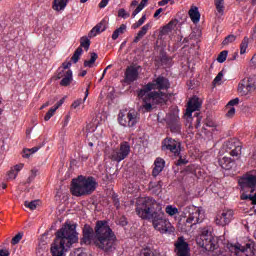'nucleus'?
<instances>
[{
    "label": "nucleus",
    "mask_w": 256,
    "mask_h": 256,
    "mask_svg": "<svg viewBox=\"0 0 256 256\" xmlns=\"http://www.w3.org/2000/svg\"><path fill=\"white\" fill-rule=\"evenodd\" d=\"M76 229L75 224L65 223L56 232V238L50 248L52 256H65L72 245L79 241V233Z\"/></svg>",
    "instance_id": "4"
},
{
    "label": "nucleus",
    "mask_w": 256,
    "mask_h": 256,
    "mask_svg": "<svg viewBox=\"0 0 256 256\" xmlns=\"http://www.w3.org/2000/svg\"><path fill=\"white\" fill-rule=\"evenodd\" d=\"M113 203H114V206L116 207V209H119L121 203L119 202V198L117 197H114L113 198Z\"/></svg>",
    "instance_id": "60"
},
{
    "label": "nucleus",
    "mask_w": 256,
    "mask_h": 256,
    "mask_svg": "<svg viewBox=\"0 0 256 256\" xmlns=\"http://www.w3.org/2000/svg\"><path fill=\"white\" fill-rule=\"evenodd\" d=\"M0 256H9V250H5V249L0 250Z\"/></svg>",
    "instance_id": "62"
},
{
    "label": "nucleus",
    "mask_w": 256,
    "mask_h": 256,
    "mask_svg": "<svg viewBox=\"0 0 256 256\" xmlns=\"http://www.w3.org/2000/svg\"><path fill=\"white\" fill-rule=\"evenodd\" d=\"M81 55H83V48L78 47L71 58L73 63H78Z\"/></svg>",
    "instance_id": "35"
},
{
    "label": "nucleus",
    "mask_w": 256,
    "mask_h": 256,
    "mask_svg": "<svg viewBox=\"0 0 256 256\" xmlns=\"http://www.w3.org/2000/svg\"><path fill=\"white\" fill-rule=\"evenodd\" d=\"M179 22L177 20H172L170 21L167 25H165L162 30L161 34L162 35H167L168 33H171L173 30H175V27H177V24Z\"/></svg>",
    "instance_id": "25"
},
{
    "label": "nucleus",
    "mask_w": 256,
    "mask_h": 256,
    "mask_svg": "<svg viewBox=\"0 0 256 256\" xmlns=\"http://www.w3.org/2000/svg\"><path fill=\"white\" fill-rule=\"evenodd\" d=\"M143 10V8L138 5L137 8L132 12V18L135 19V17H137V15H139V13H141V11Z\"/></svg>",
    "instance_id": "51"
},
{
    "label": "nucleus",
    "mask_w": 256,
    "mask_h": 256,
    "mask_svg": "<svg viewBox=\"0 0 256 256\" xmlns=\"http://www.w3.org/2000/svg\"><path fill=\"white\" fill-rule=\"evenodd\" d=\"M96 28L98 29V31H100V33H103V31L107 29V21L102 20L96 25Z\"/></svg>",
    "instance_id": "41"
},
{
    "label": "nucleus",
    "mask_w": 256,
    "mask_h": 256,
    "mask_svg": "<svg viewBox=\"0 0 256 256\" xmlns=\"http://www.w3.org/2000/svg\"><path fill=\"white\" fill-rule=\"evenodd\" d=\"M155 167L152 170L153 177H157L161 171L165 168V160L163 158H157L154 162Z\"/></svg>",
    "instance_id": "21"
},
{
    "label": "nucleus",
    "mask_w": 256,
    "mask_h": 256,
    "mask_svg": "<svg viewBox=\"0 0 256 256\" xmlns=\"http://www.w3.org/2000/svg\"><path fill=\"white\" fill-rule=\"evenodd\" d=\"M127 31V25L122 24L119 28H117L113 34H112V39L113 41H117L119 39V35H123Z\"/></svg>",
    "instance_id": "28"
},
{
    "label": "nucleus",
    "mask_w": 256,
    "mask_h": 256,
    "mask_svg": "<svg viewBox=\"0 0 256 256\" xmlns=\"http://www.w3.org/2000/svg\"><path fill=\"white\" fill-rule=\"evenodd\" d=\"M228 53L229 52L227 50H223L222 52H220V54L217 57L218 63H225V61H227Z\"/></svg>",
    "instance_id": "39"
},
{
    "label": "nucleus",
    "mask_w": 256,
    "mask_h": 256,
    "mask_svg": "<svg viewBox=\"0 0 256 256\" xmlns=\"http://www.w3.org/2000/svg\"><path fill=\"white\" fill-rule=\"evenodd\" d=\"M237 39L235 35H228L222 42L223 45H229V43H233Z\"/></svg>",
    "instance_id": "46"
},
{
    "label": "nucleus",
    "mask_w": 256,
    "mask_h": 256,
    "mask_svg": "<svg viewBox=\"0 0 256 256\" xmlns=\"http://www.w3.org/2000/svg\"><path fill=\"white\" fill-rule=\"evenodd\" d=\"M70 256H87V253H85L83 248H76L70 252Z\"/></svg>",
    "instance_id": "38"
},
{
    "label": "nucleus",
    "mask_w": 256,
    "mask_h": 256,
    "mask_svg": "<svg viewBox=\"0 0 256 256\" xmlns=\"http://www.w3.org/2000/svg\"><path fill=\"white\" fill-rule=\"evenodd\" d=\"M21 169H23V164L16 165L12 170L19 175V171H21Z\"/></svg>",
    "instance_id": "59"
},
{
    "label": "nucleus",
    "mask_w": 256,
    "mask_h": 256,
    "mask_svg": "<svg viewBox=\"0 0 256 256\" xmlns=\"http://www.w3.org/2000/svg\"><path fill=\"white\" fill-rule=\"evenodd\" d=\"M188 13H189V17H190L191 21H193L194 23H199V21L201 19V14L199 13V8L192 7Z\"/></svg>",
    "instance_id": "24"
},
{
    "label": "nucleus",
    "mask_w": 256,
    "mask_h": 256,
    "mask_svg": "<svg viewBox=\"0 0 256 256\" xmlns=\"http://www.w3.org/2000/svg\"><path fill=\"white\" fill-rule=\"evenodd\" d=\"M131 14L127 12L124 8L118 10V17H121L122 19H128Z\"/></svg>",
    "instance_id": "43"
},
{
    "label": "nucleus",
    "mask_w": 256,
    "mask_h": 256,
    "mask_svg": "<svg viewBox=\"0 0 256 256\" xmlns=\"http://www.w3.org/2000/svg\"><path fill=\"white\" fill-rule=\"evenodd\" d=\"M147 3H149V0H141L138 6H140L142 9H145V7H147Z\"/></svg>",
    "instance_id": "61"
},
{
    "label": "nucleus",
    "mask_w": 256,
    "mask_h": 256,
    "mask_svg": "<svg viewBox=\"0 0 256 256\" xmlns=\"http://www.w3.org/2000/svg\"><path fill=\"white\" fill-rule=\"evenodd\" d=\"M238 185L243 191H245V189H250L251 193H253L256 187V172H248L244 174L239 178Z\"/></svg>",
    "instance_id": "11"
},
{
    "label": "nucleus",
    "mask_w": 256,
    "mask_h": 256,
    "mask_svg": "<svg viewBox=\"0 0 256 256\" xmlns=\"http://www.w3.org/2000/svg\"><path fill=\"white\" fill-rule=\"evenodd\" d=\"M247 47H249V38L244 37L240 44V55H245V53H247Z\"/></svg>",
    "instance_id": "33"
},
{
    "label": "nucleus",
    "mask_w": 256,
    "mask_h": 256,
    "mask_svg": "<svg viewBox=\"0 0 256 256\" xmlns=\"http://www.w3.org/2000/svg\"><path fill=\"white\" fill-rule=\"evenodd\" d=\"M87 97H89V86L85 91L84 99L80 98V99L73 102V104H72L73 109H77V107H79L82 103H85V101H87Z\"/></svg>",
    "instance_id": "32"
},
{
    "label": "nucleus",
    "mask_w": 256,
    "mask_h": 256,
    "mask_svg": "<svg viewBox=\"0 0 256 256\" xmlns=\"http://www.w3.org/2000/svg\"><path fill=\"white\" fill-rule=\"evenodd\" d=\"M176 157H180L176 163V165L181 166V165H187V163H189V161H187L186 159L181 158V156H176Z\"/></svg>",
    "instance_id": "55"
},
{
    "label": "nucleus",
    "mask_w": 256,
    "mask_h": 256,
    "mask_svg": "<svg viewBox=\"0 0 256 256\" xmlns=\"http://www.w3.org/2000/svg\"><path fill=\"white\" fill-rule=\"evenodd\" d=\"M166 124L170 129L171 133H173L174 135H181L182 124L179 115L168 114L166 116Z\"/></svg>",
    "instance_id": "13"
},
{
    "label": "nucleus",
    "mask_w": 256,
    "mask_h": 256,
    "mask_svg": "<svg viewBox=\"0 0 256 256\" xmlns=\"http://www.w3.org/2000/svg\"><path fill=\"white\" fill-rule=\"evenodd\" d=\"M137 79H139V67L128 66L125 71V82L134 83Z\"/></svg>",
    "instance_id": "18"
},
{
    "label": "nucleus",
    "mask_w": 256,
    "mask_h": 256,
    "mask_svg": "<svg viewBox=\"0 0 256 256\" xmlns=\"http://www.w3.org/2000/svg\"><path fill=\"white\" fill-rule=\"evenodd\" d=\"M166 213L167 215H170V217H173V215L179 214V209L177 207H173V205L166 206Z\"/></svg>",
    "instance_id": "36"
},
{
    "label": "nucleus",
    "mask_w": 256,
    "mask_h": 256,
    "mask_svg": "<svg viewBox=\"0 0 256 256\" xmlns=\"http://www.w3.org/2000/svg\"><path fill=\"white\" fill-rule=\"evenodd\" d=\"M145 21H147V15L144 14L137 22H135L132 25V29H139V27H141V25H143V23H145Z\"/></svg>",
    "instance_id": "37"
},
{
    "label": "nucleus",
    "mask_w": 256,
    "mask_h": 256,
    "mask_svg": "<svg viewBox=\"0 0 256 256\" xmlns=\"http://www.w3.org/2000/svg\"><path fill=\"white\" fill-rule=\"evenodd\" d=\"M233 210H222L216 215V225H220L221 227H225V225H229L231 221H233Z\"/></svg>",
    "instance_id": "15"
},
{
    "label": "nucleus",
    "mask_w": 256,
    "mask_h": 256,
    "mask_svg": "<svg viewBox=\"0 0 256 256\" xmlns=\"http://www.w3.org/2000/svg\"><path fill=\"white\" fill-rule=\"evenodd\" d=\"M162 151H170L174 157H180L181 155V142L167 137L162 141Z\"/></svg>",
    "instance_id": "12"
},
{
    "label": "nucleus",
    "mask_w": 256,
    "mask_h": 256,
    "mask_svg": "<svg viewBox=\"0 0 256 256\" xmlns=\"http://www.w3.org/2000/svg\"><path fill=\"white\" fill-rule=\"evenodd\" d=\"M68 3L69 0H54L53 9L54 11H63Z\"/></svg>",
    "instance_id": "26"
},
{
    "label": "nucleus",
    "mask_w": 256,
    "mask_h": 256,
    "mask_svg": "<svg viewBox=\"0 0 256 256\" xmlns=\"http://www.w3.org/2000/svg\"><path fill=\"white\" fill-rule=\"evenodd\" d=\"M69 67H71V62H64L62 64V68H60L63 71H67L66 69H69Z\"/></svg>",
    "instance_id": "58"
},
{
    "label": "nucleus",
    "mask_w": 256,
    "mask_h": 256,
    "mask_svg": "<svg viewBox=\"0 0 256 256\" xmlns=\"http://www.w3.org/2000/svg\"><path fill=\"white\" fill-rule=\"evenodd\" d=\"M39 149H41V147H39V146H35L31 149H25L22 157H24L25 159H29V157H31V155H33V153H37V151H39Z\"/></svg>",
    "instance_id": "31"
},
{
    "label": "nucleus",
    "mask_w": 256,
    "mask_h": 256,
    "mask_svg": "<svg viewBox=\"0 0 256 256\" xmlns=\"http://www.w3.org/2000/svg\"><path fill=\"white\" fill-rule=\"evenodd\" d=\"M129 153H131V145L129 142L124 141L120 144L119 148L112 150L110 159L117 163H121V161L129 157Z\"/></svg>",
    "instance_id": "9"
},
{
    "label": "nucleus",
    "mask_w": 256,
    "mask_h": 256,
    "mask_svg": "<svg viewBox=\"0 0 256 256\" xmlns=\"http://www.w3.org/2000/svg\"><path fill=\"white\" fill-rule=\"evenodd\" d=\"M201 105H203V102L201 101V99H199V97L197 96H193L188 101L185 115L187 117H192L194 111H199V109H201Z\"/></svg>",
    "instance_id": "17"
},
{
    "label": "nucleus",
    "mask_w": 256,
    "mask_h": 256,
    "mask_svg": "<svg viewBox=\"0 0 256 256\" xmlns=\"http://www.w3.org/2000/svg\"><path fill=\"white\" fill-rule=\"evenodd\" d=\"M21 239H23V232H19L12 238V241H11L12 245H17V243H19Z\"/></svg>",
    "instance_id": "42"
},
{
    "label": "nucleus",
    "mask_w": 256,
    "mask_h": 256,
    "mask_svg": "<svg viewBox=\"0 0 256 256\" xmlns=\"http://www.w3.org/2000/svg\"><path fill=\"white\" fill-rule=\"evenodd\" d=\"M233 115H235V107L230 108L226 113L227 117H233Z\"/></svg>",
    "instance_id": "57"
},
{
    "label": "nucleus",
    "mask_w": 256,
    "mask_h": 256,
    "mask_svg": "<svg viewBox=\"0 0 256 256\" xmlns=\"http://www.w3.org/2000/svg\"><path fill=\"white\" fill-rule=\"evenodd\" d=\"M99 33H101L100 30H99V28H97V26H94V27L91 29V31L88 33V37H89L90 39L93 38V37H97V35H99Z\"/></svg>",
    "instance_id": "44"
},
{
    "label": "nucleus",
    "mask_w": 256,
    "mask_h": 256,
    "mask_svg": "<svg viewBox=\"0 0 256 256\" xmlns=\"http://www.w3.org/2000/svg\"><path fill=\"white\" fill-rule=\"evenodd\" d=\"M17 172L15 170H10L7 175V179H17Z\"/></svg>",
    "instance_id": "52"
},
{
    "label": "nucleus",
    "mask_w": 256,
    "mask_h": 256,
    "mask_svg": "<svg viewBox=\"0 0 256 256\" xmlns=\"http://www.w3.org/2000/svg\"><path fill=\"white\" fill-rule=\"evenodd\" d=\"M231 157H239L241 155V148L239 146L235 147L232 151H230Z\"/></svg>",
    "instance_id": "48"
},
{
    "label": "nucleus",
    "mask_w": 256,
    "mask_h": 256,
    "mask_svg": "<svg viewBox=\"0 0 256 256\" xmlns=\"http://www.w3.org/2000/svg\"><path fill=\"white\" fill-rule=\"evenodd\" d=\"M56 79H62L60 81V85L61 87H69V85H71V83L73 82V71L71 70H61L58 69V73L56 75Z\"/></svg>",
    "instance_id": "16"
},
{
    "label": "nucleus",
    "mask_w": 256,
    "mask_h": 256,
    "mask_svg": "<svg viewBox=\"0 0 256 256\" xmlns=\"http://www.w3.org/2000/svg\"><path fill=\"white\" fill-rule=\"evenodd\" d=\"M213 228L211 226H206L201 229L200 237L196 239L197 244L205 249V251H215L219 249V243L217 238L213 237Z\"/></svg>",
    "instance_id": "6"
},
{
    "label": "nucleus",
    "mask_w": 256,
    "mask_h": 256,
    "mask_svg": "<svg viewBox=\"0 0 256 256\" xmlns=\"http://www.w3.org/2000/svg\"><path fill=\"white\" fill-rule=\"evenodd\" d=\"M99 33H101L100 30H99V28H97V26H94V27L91 29V31L88 33V37H89L90 39L93 38V37H97V35H99Z\"/></svg>",
    "instance_id": "45"
},
{
    "label": "nucleus",
    "mask_w": 256,
    "mask_h": 256,
    "mask_svg": "<svg viewBox=\"0 0 256 256\" xmlns=\"http://www.w3.org/2000/svg\"><path fill=\"white\" fill-rule=\"evenodd\" d=\"M149 191L154 195H159L163 191V181H151L148 185Z\"/></svg>",
    "instance_id": "20"
},
{
    "label": "nucleus",
    "mask_w": 256,
    "mask_h": 256,
    "mask_svg": "<svg viewBox=\"0 0 256 256\" xmlns=\"http://www.w3.org/2000/svg\"><path fill=\"white\" fill-rule=\"evenodd\" d=\"M251 61H252V64L254 65V67H256V54H254Z\"/></svg>",
    "instance_id": "64"
},
{
    "label": "nucleus",
    "mask_w": 256,
    "mask_h": 256,
    "mask_svg": "<svg viewBox=\"0 0 256 256\" xmlns=\"http://www.w3.org/2000/svg\"><path fill=\"white\" fill-rule=\"evenodd\" d=\"M109 1L111 0H101L100 3L98 4L99 9H105V7L109 5Z\"/></svg>",
    "instance_id": "53"
},
{
    "label": "nucleus",
    "mask_w": 256,
    "mask_h": 256,
    "mask_svg": "<svg viewBox=\"0 0 256 256\" xmlns=\"http://www.w3.org/2000/svg\"><path fill=\"white\" fill-rule=\"evenodd\" d=\"M222 79H223V71H220L213 80L214 85H221Z\"/></svg>",
    "instance_id": "47"
},
{
    "label": "nucleus",
    "mask_w": 256,
    "mask_h": 256,
    "mask_svg": "<svg viewBox=\"0 0 256 256\" xmlns=\"http://www.w3.org/2000/svg\"><path fill=\"white\" fill-rule=\"evenodd\" d=\"M183 215L186 217V223L191 226L203 223V219H205V212L203 209L193 205L184 208Z\"/></svg>",
    "instance_id": "7"
},
{
    "label": "nucleus",
    "mask_w": 256,
    "mask_h": 256,
    "mask_svg": "<svg viewBox=\"0 0 256 256\" xmlns=\"http://www.w3.org/2000/svg\"><path fill=\"white\" fill-rule=\"evenodd\" d=\"M228 249L235 253V255H239L240 253H247L250 251V253H253L255 251V242L253 240H248V242L243 246L240 243L236 244H229Z\"/></svg>",
    "instance_id": "14"
},
{
    "label": "nucleus",
    "mask_w": 256,
    "mask_h": 256,
    "mask_svg": "<svg viewBox=\"0 0 256 256\" xmlns=\"http://www.w3.org/2000/svg\"><path fill=\"white\" fill-rule=\"evenodd\" d=\"M169 87H171L169 80L163 76H158L152 82L143 86L138 91V97L143 101V109L149 113L153 110V105L165 103L166 94L161 91L169 89Z\"/></svg>",
    "instance_id": "3"
},
{
    "label": "nucleus",
    "mask_w": 256,
    "mask_h": 256,
    "mask_svg": "<svg viewBox=\"0 0 256 256\" xmlns=\"http://www.w3.org/2000/svg\"><path fill=\"white\" fill-rule=\"evenodd\" d=\"M55 111H57V107L50 108L49 111L44 116V121H49V119H51V117L55 115Z\"/></svg>",
    "instance_id": "40"
},
{
    "label": "nucleus",
    "mask_w": 256,
    "mask_h": 256,
    "mask_svg": "<svg viewBox=\"0 0 256 256\" xmlns=\"http://www.w3.org/2000/svg\"><path fill=\"white\" fill-rule=\"evenodd\" d=\"M152 25L151 23H147L145 24L140 31H138L136 37L134 38V42L135 43H139L141 41V39H143V37H145V35H147V32L149 31V29H151Z\"/></svg>",
    "instance_id": "22"
},
{
    "label": "nucleus",
    "mask_w": 256,
    "mask_h": 256,
    "mask_svg": "<svg viewBox=\"0 0 256 256\" xmlns=\"http://www.w3.org/2000/svg\"><path fill=\"white\" fill-rule=\"evenodd\" d=\"M99 186L95 177L92 176H79L72 180L70 191L74 197H83L91 195Z\"/></svg>",
    "instance_id": "5"
},
{
    "label": "nucleus",
    "mask_w": 256,
    "mask_h": 256,
    "mask_svg": "<svg viewBox=\"0 0 256 256\" xmlns=\"http://www.w3.org/2000/svg\"><path fill=\"white\" fill-rule=\"evenodd\" d=\"M97 59H99V55H97V53H90V59L84 61V67H89V69H91L93 65H95V61H97Z\"/></svg>",
    "instance_id": "27"
},
{
    "label": "nucleus",
    "mask_w": 256,
    "mask_h": 256,
    "mask_svg": "<svg viewBox=\"0 0 256 256\" xmlns=\"http://www.w3.org/2000/svg\"><path fill=\"white\" fill-rule=\"evenodd\" d=\"M142 255H143V256H159V255L153 253V252H152L151 250H149V249H144V250L142 251Z\"/></svg>",
    "instance_id": "54"
},
{
    "label": "nucleus",
    "mask_w": 256,
    "mask_h": 256,
    "mask_svg": "<svg viewBox=\"0 0 256 256\" xmlns=\"http://www.w3.org/2000/svg\"><path fill=\"white\" fill-rule=\"evenodd\" d=\"M138 217L146 221H151L154 229L159 233H173L171 222L165 218V212L161 204L151 197L141 198L136 204Z\"/></svg>",
    "instance_id": "2"
},
{
    "label": "nucleus",
    "mask_w": 256,
    "mask_h": 256,
    "mask_svg": "<svg viewBox=\"0 0 256 256\" xmlns=\"http://www.w3.org/2000/svg\"><path fill=\"white\" fill-rule=\"evenodd\" d=\"M168 3H170V5H173V3H175V0H161L160 2H158L159 7H165V5H167Z\"/></svg>",
    "instance_id": "50"
},
{
    "label": "nucleus",
    "mask_w": 256,
    "mask_h": 256,
    "mask_svg": "<svg viewBox=\"0 0 256 256\" xmlns=\"http://www.w3.org/2000/svg\"><path fill=\"white\" fill-rule=\"evenodd\" d=\"M230 107H234V105H239V98L232 99L228 102Z\"/></svg>",
    "instance_id": "56"
},
{
    "label": "nucleus",
    "mask_w": 256,
    "mask_h": 256,
    "mask_svg": "<svg viewBox=\"0 0 256 256\" xmlns=\"http://www.w3.org/2000/svg\"><path fill=\"white\" fill-rule=\"evenodd\" d=\"M81 49H85V51H89V47H91V40L87 36H83L80 38V46Z\"/></svg>",
    "instance_id": "30"
},
{
    "label": "nucleus",
    "mask_w": 256,
    "mask_h": 256,
    "mask_svg": "<svg viewBox=\"0 0 256 256\" xmlns=\"http://www.w3.org/2000/svg\"><path fill=\"white\" fill-rule=\"evenodd\" d=\"M24 206L30 209L31 211H35L37 207H39V200H33V201H25Z\"/></svg>",
    "instance_id": "34"
},
{
    "label": "nucleus",
    "mask_w": 256,
    "mask_h": 256,
    "mask_svg": "<svg viewBox=\"0 0 256 256\" xmlns=\"http://www.w3.org/2000/svg\"><path fill=\"white\" fill-rule=\"evenodd\" d=\"M175 247L177 256H189V244L185 242L183 237L178 238Z\"/></svg>",
    "instance_id": "19"
},
{
    "label": "nucleus",
    "mask_w": 256,
    "mask_h": 256,
    "mask_svg": "<svg viewBox=\"0 0 256 256\" xmlns=\"http://www.w3.org/2000/svg\"><path fill=\"white\" fill-rule=\"evenodd\" d=\"M214 5L216 7L217 13L223 15L225 12V0H214Z\"/></svg>",
    "instance_id": "29"
},
{
    "label": "nucleus",
    "mask_w": 256,
    "mask_h": 256,
    "mask_svg": "<svg viewBox=\"0 0 256 256\" xmlns=\"http://www.w3.org/2000/svg\"><path fill=\"white\" fill-rule=\"evenodd\" d=\"M256 89V76H250L248 78L242 79L238 83V93L241 97H245L249 95V93H253Z\"/></svg>",
    "instance_id": "10"
},
{
    "label": "nucleus",
    "mask_w": 256,
    "mask_h": 256,
    "mask_svg": "<svg viewBox=\"0 0 256 256\" xmlns=\"http://www.w3.org/2000/svg\"><path fill=\"white\" fill-rule=\"evenodd\" d=\"M140 114L136 110L120 111L118 114V123L122 127H135L139 123Z\"/></svg>",
    "instance_id": "8"
},
{
    "label": "nucleus",
    "mask_w": 256,
    "mask_h": 256,
    "mask_svg": "<svg viewBox=\"0 0 256 256\" xmlns=\"http://www.w3.org/2000/svg\"><path fill=\"white\" fill-rule=\"evenodd\" d=\"M219 165L222 169L229 171L230 169H233L234 162L229 157H223L219 159Z\"/></svg>",
    "instance_id": "23"
},
{
    "label": "nucleus",
    "mask_w": 256,
    "mask_h": 256,
    "mask_svg": "<svg viewBox=\"0 0 256 256\" xmlns=\"http://www.w3.org/2000/svg\"><path fill=\"white\" fill-rule=\"evenodd\" d=\"M91 243L101 251H104V253H113L115 251L117 236L107 220L96 221L94 229L89 224L84 225L81 245H91Z\"/></svg>",
    "instance_id": "1"
},
{
    "label": "nucleus",
    "mask_w": 256,
    "mask_h": 256,
    "mask_svg": "<svg viewBox=\"0 0 256 256\" xmlns=\"http://www.w3.org/2000/svg\"><path fill=\"white\" fill-rule=\"evenodd\" d=\"M128 223L129 222L127 221V218L125 216L120 217L118 220V224L121 225V227H126Z\"/></svg>",
    "instance_id": "49"
},
{
    "label": "nucleus",
    "mask_w": 256,
    "mask_h": 256,
    "mask_svg": "<svg viewBox=\"0 0 256 256\" xmlns=\"http://www.w3.org/2000/svg\"><path fill=\"white\" fill-rule=\"evenodd\" d=\"M161 13H163V8H159L158 10H156V12L154 13V18L156 19V17L158 15H161Z\"/></svg>",
    "instance_id": "63"
}]
</instances>
